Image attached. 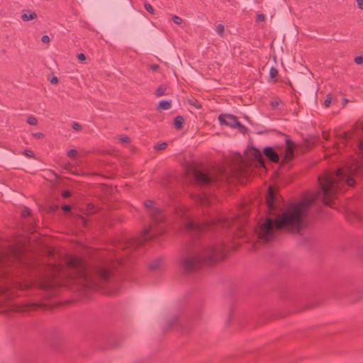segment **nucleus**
Masks as SVG:
<instances>
[{
	"instance_id": "nucleus-45",
	"label": "nucleus",
	"mask_w": 363,
	"mask_h": 363,
	"mask_svg": "<svg viewBox=\"0 0 363 363\" xmlns=\"http://www.w3.org/2000/svg\"><path fill=\"white\" fill-rule=\"evenodd\" d=\"M150 69L152 70V71H157L158 69H159V66L157 65H152L150 66Z\"/></svg>"
},
{
	"instance_id": "nucleus-32",
	"label": "nucleus",
	"mask_w": 363,
	"mask_h": 363,
	"mask_svg": "<svg viewBox=\"0 0 363 363\" xmlns=\"http://www.w3.org/2000/svg\"><path fill=\"white\" fill-rule=\"evenodd\" d=\"M330 104H331V98H330V95H328L327 98L324 101V106L325 107H328L330 105Z\"/></svg>"
},
{
	"instance_id": "nucleus-16",
	"label": "nucleus",
	"mask_w": 363,
	"mask_h": 363,
	"mask_svg": "<svg viewBox=\"0 0 363 363\" xmlns=\"http://www.w3.org/2000/svg\"><path fill=\"white\" fill-rule=\"evenodd\" d=\"M158 107L162 110H168L171 107L170 101L166 100L160 101Z\"/></svg>"
},
{
	"instance_id": "nucleus-27",
	"label": "nucleus",
	"mask_w": 363,
	"mask_h": 363,
	"mask_svg": "<svg viewBox=\"0 0 363 363\" xmlns=\"http://www.w3.org/2000/svg\"><path fill=\"white\" fill-rule=\"evenodd\" d=\"M86 211L89 213H94L95 212V207L93 204L89 203L86 206Z\"/></svg>"
},
{
	"instance_id": "nucleus-26",
	"label": "nucleus",
	"mask_w": 363,
	"mask_h": 363,
	"mask_svg": "<svg viewBox=\"0 0 363 363\" xmlns=\"http://www.w3.org/2000/svg\"><path fill=\"white\" fill-rule=\"evenodd\" d=\"M167 147V143H162L157 145V146H155V148L158 150H163Z\"/></svg>"
},
{
	"instance_id": "nucleus-44",
	"label": "nucleus",
	"mask_w": 363,
	"mask_h": 363,
	"mask_svg": "<svg viewBox=\"0 0 363 363\" xmlns=\"http://www.w3.org/2000/svg\"><path fill=\"white\" fill-rule=\"evenodd\" d=\"M62 211L67 212V211H70L71 206L69 205H64L62 207Z\"/></svg>"
},
{
	"instance_id": "nucleus-10",
	"label": "nucleus",
	"mask_w": 363,
	"mask_h": 363,
	"mask_svg": "<svg viewBox=\"0 0 363 363\" xmlns=\"http://www.w3.org/2000/svg\"><path fill=\"white\" fill-rule=\"evenodd\" d=\"M266 203L270 213L274 215V211L276 209V197L274 194L272 187H269L266 196Z\"/></svg>"
},
{
	"instance_id": "nucleus-42",
	"label": "nucleus",
	"mask_w": 363,
	"mask_h": 363,
	"mask_svg": "<svg viewBox=\"0 0 363 363\" xmlns=\"http://www.w3.org/2000/svg\"><path fill=\"white\" fill-rule=\"evenodd\" d=\"M352 216L354 217V219L357 220H360L362 219L361 216L357 213H352Z\"/></svg>"
},
{
	"instance_id": "nucleus-39",
	"label": "nucleus",
	"mask_w": 363,
	"mask_h": 363,
	"mask_svg": "<svg viewBox=\"0 0 363 363\" xmlns=\"http://www.w3.org/2000/svg\"><path fill=\"white\" fill-rule=\"evenodd\" d=\"M120 140L121 143H128L130 141V138L127 136H125V137H121L120 138Z\"/></svg>"
},
{
	"instance_id": "nucleus-49",
	"label": "nucleus",
	"mask_w": 363,
	"mask_h": 363,
	"mask_svg": "<svg viewBox=\"0 0 363 363\" xmlns=\"http://www.w3.org/2000/svg\"><path fill=\"white\" fill-rule=\"evenodd\" d=\"M323 135L324 138H325V140H328V135H327L326 133H323Z\"/></svg>"
},
{
	"instance_id": "nucleus-21",
	"label": "nucleus",
	"mask_w": 363,
	"mask_h": 363,
	"mask_svg": "<svg viewBox=\"0 0 363 363\" xmlns=\"http://www.w3.org/2000/svg\"><path fill=\"white\" fill-rule=\"evenodd\" d=\"M172 21H173V22H174L175 24H177V25H180V24H182V21H182V18H180L179 16H176V15H174V16H172Z\"/></svg>"
},
{
	"instance_id": "nucleus-11",
	"label": "nucleus",
	"mask_w": 363,
	"mask_h": 363,
	"mask_svg": "<svg viewBox=\"0 0 363 363\" xmlns=\"http://www.w3.org/2000/svg\"><path fill=\"white\" fill-rule=\"evenodd\" d=\"M264 155L272 162H278L279 161V155L271 147H266L264 149Z\"/></svg>"
},
{
	"instance_id": "nucleus-17",
	"label": "nucleus",
	"mask_w": 363,
	"mask_h": 363,
	"mask_svg": "<svg viewBox=\"0 0 363 363\" xmlns=\"http://www.w3.org/2000/svg\"><path fill=\"white\" fill-rule=\"evenodd\" d=\"M167 90V87L164 85H162L159 86L155 91V95L157 97L164 96L165 94V91Z\"/></svg>"
},
{
	"instance_id": "nucleus-47",
	"label": "nucleus",
	"mask_w": 363,
	"mask_h": 363,
	"mask_svg": "<svg viewBox=\"0 0 363 363\" xmlns=\"http://www.w3.org/2000/svg\"><path fill=\"white\" fill-rule=\"evenodd\" d=\"M51 84H57L58 82V79L56 77H53L50 80Z\"/></svg>"
},
{
	"instance_id": "nucleus-38",
	"label": "nucleus",
	"mask_w": 363,
	"mask_h": 363,
	"mask_svg": "<svg viewBox=\"0 0 363 363\" xmlns=\"http://www.w3.org/2000/svg\"><path fill=\"white\" fill-rule=\"evenodd\" d=\"M62 196L64 197V198H68L71 196V193L70 191H64L62 193Z\"/></svg>"
},
{
	"instance_id": "nucleus-13",
	"label": "nucleus",
	"mask_w": 363,
	"mask_h": 363,
	"mask_svg": "<svg viewBox=\"0 0 363 363\" xmlns=\"http://www.w3.org/2000/svg\"><path fill=\"white\" fill-rule=\"evenodd\" d=\"M162 262L163 260L162 258H157L150 262L149 267L153 271L159 270L162 264Z\"/></svg>"
},
{
	"instance_id": "nucleus-30",
	"label": "nucleus",
	"mask_w": 363,
	"mask_h": 363,
	"mask_svg": "<svg viewBox=\"0 0 363 363\" xmlns=\"http://www.w3.org/2000/svg\"><path fill=\"white\" fill-rule=\"evenodd\" d=\"M72 125V128L77 131H79L82 129L81 125L77 122H73Z\"/></svg>"
},
{
	"instance_id": "nucleus-12",
	"label": "nucleus",
	"mask_w": 363,
	"mask_h": 363,
	"mask_svg": "<svg viewBox=\"0 0 363 363\" xmlns=\"http://www.w3.org/2000/svg\"><path fill=\"white\" fill-rule=\"evenodd\" d=\"M235 170L233 174L235 175H242L244 174L245 172V164H244V161L242 158H240V163L237 165V167H235Z\"/></svg>"
},
{
	"instance_id": "nucleus-24",
	"label": "nucleus",
	"mask_w": 363,
	"mask_h": 363,
	"mask_svg": "<svg viewBox=\"0 0 363 363\" xmlns=\"http://www.w3.org/2000/svg\"><path fill=\"white\" fill-rule=\"evenodd\" d=\"M189 104L198 109L201 108V107L199 102L196 99L189 100Z\"/></svg>"
},
{
	"instance_id": "nucleus-18",
	"label": "nucleus",
	"mask_w": 363,
	"mask_h": 363,
	"mask_svg": "<svg viewBox=\"0 0 363 363\" xmlns=\"http://www.w3.org/2000/svg\"><path fill=\"white\" fill-rule=\"evenodd\" d=\"M56 284L52 281H49L48 282H45V283H43L41 284V287L43 288V289H49V288H51L52 286H54Z\"/></svg>"
},
{
	"instance_id": "nucleus-51",
	"label": "nucleus",
	"mask_w": 363,
	"mask_h": 363,
	"mask_svg": "<svg viewBox=\"0 0 363 363\" xmlns=\"http://www.w3.org/2000/svg\"><path fill=\"white\" fill-rule=\"evenodd\" d=\"M363 298V296H360L359 298H357L356 300L357 299H360V298Z\"/></svg>"
},
{
	"instance_id": "nucleus-37",
	"label": "nucleus",
	"mask_w": 363,
	"mask_h": 363,
	"mask_svg": "<svg viewBox=\"0 0 363 363\" xmlns=\"http://www.w3.org/2000/svg\"><path fill=\"white\" fill-rule=\"evenodd\" d=\"M270 104L273 108H277L279 104V101L278 100L272 101Z\"/></svg>"
},
{
	"instance_id": "nucleus-4",
	"label": "nucleus",
	"mask_w": 363,
	"mask_h": 363,
	"mask_svg": "<svg viewBox=\"0 0 363 363\" xmlns=\"http://www.w3.org/2000/svg\"><path fill=\"white\" fill-rule=\"evenodd\" d=\"M177 213L182 219L181 225L183 230L191 236H197L206 230L218 227L235 228L240 230L244 223L242 220H240L238 218L220 217L211 223H201L194 220L185 208H180Z\"/></svg>"
},
{
	"instance_id": "nucleus-7",
	"label": "nucleus",
	"mask_w": 363,
	"mask_h": 363,
	"mask_svg": "<svg viewBox=\"0 0 363 363\" xmlns=\"http://www.w3.org/2000/svg\"><path fill=\"white\" fill-rule=\"evenodd\" d=\"M21 256L20 250L15 247L0 250V265L5 267L13 263L20 262Z\"/></svg>"
},
{
	"instance_id": "nucleus-22",
	"label": "nucleus",
	"mask_w": 363,
	"mask_h": 363,
	"mask_svg": "<svg viewBox=\"0 0 363 363\" xmlns=\"http://www.w3.org/2000/svg\"><path fill=\"white\" fill-rule=\"evenodd\" d=\"M27 123L31 125H35L37 124L38 121L37 119L33 116H30L27 119Z\"/></svg>"
},
{
	"instance_id": "nucleus-6",
	"label": "nucleus",
	"mask_w": 363,
	"mask_h": 363,
	"mask_svg": "<svg viewBox=\"0 0 363 363\" xmlns=\"http://www.w3.org/2000/svg\"><path fill=\"white\" fill-rule=\"evenodd\" d=\"M230 173L223 167L205 172L199 170H194L193 177L195 182L200 186L216 184L218 182H223L230 177Z\"/></svg>"
},
{
	"instance_id": "nucleus-48",
	"label": "nucleus",
	"mask_w": 363,
	"mask_h": 363,
	"mask_svg": "<svg viewBox=\"0 0 363 363\" xmlns=\"http://www.w3.org/2000/svg\"><path fill=\"white\" fill-rule=\"evenodd\" d=\"M359 148L363 151V140L359 142Z\"/></svg>"
},
{
	"instance_id": "nucleus-2",
	"label": "nucleus",
	"mask_w": 363,
	"mask_h": 363,
	"mask_svg": "<svg viewBox=\"0 0 363 363\" xmlns=\"http://www.w3.org/2000/svg\"><path fill=\"white\" fill-rule=\"evenodd\" d=\"M117 262H103L89 270L80 258L74 257L65 267L54 265L52 269L54 277L72 279L84 289L103 287L113 280V269Z\"/></svg>"
},
{
	"instance_id": "nucleus-25",
	"label": "nucleus",
	"mask_w": 363,
	"mask_h": 363,
	"mask_svg": "<svg viewBox=\"0 0 363 363\" xmlns=\"http://www.w3.org/2000/svg\"><path fill=\"white\" fill-rule=\"evenodd\" d=\"M216 32L220 35H223L224 32V26L222 24H218L216 27Z\"/></svg>"
},
{
	"instance_id": "nucleus-28",
	"label": "nucleus",
	"mask_w": 363,
	"mask_h": 363,
	"mask_svg": "<svg viewBox=\"0 0 363 363\" xmlns=\"http://www.w3.org/2000/svg\"><path fill=\"white\" fill-rule=\"evenodd\" d=\"M144 7L147 11H148L150 13H154V9L150 4H145Z\"/></svg>"
},
{
	"instance_id": "nucleus-31",
	"label": "nucleus",
	"mask_w": 363,
	"mask_h": 363,
	"mask_svg": "<svg viewBox=\"0 0 363 363\" xmlns=\"http://www.w3.org/2000/svg\"><path fill=\"white\" fill-rule=\"evenodd\" d=\"M354 61L357 65L363 63V56H358L354 57Z\"/></svg>"
},
{
	"instance_id": "nucleus-23",
	"label": "nucleus",
	"mask_w": 363,
	"mask_h": 363,
	"mask_svg": "<svg viewBox=\"0 0 363 363\" xmlns=\"http://www.w3.org/2000/svg\"><path fill=\"white\" fill-rule=\"evenodd\" d=\"M179 321V319L177 316H173L169 320V327L175 325Z\"/></svg>"
},
{
	"instance_id": "nucleus-14",
	"label": "nucleus",
	"mask_w": 363,
	"mask_h": 363,
	"mask_svg": "<svg viewBox=\"0 0 363 363\" xmlns=\"http://www.w3.org/2000/svg\"><path fill=\"white\" fill-rule=\"evenodd\" d=\"M36 18L37 14L35 13H29L28 11L23 13L21 16V19L23 21H28L30 20L35 19Z\"/></svg>"
},
{
	"instance_id": "nucleus-29",
	"label": "nucleus",
	"mask_w": 363,
	"mask_h": 363,
	"mask_svg": "<svg viewBox=\"0 0 363 363\" xmlns=\"http://www.w3.org/2000/svg\"><path fill=\"white\" fill-rule=\"evenodd\" d=\"M77 155V150L74 149H71L67 152V156L70 158H74Z\"/></svg>"
},
{
	"instance_id": "nucleus-35",
	"label": "nucleus",
	"mask_w": 363,
	"mask_h": 363,
	"mask_svg": "<svg viewBox=\"0 0 363 363\" xmlns=\"http://www.w3.org/2000/svg\"><path fill=\"white\" fill-rule=\"evenodd\" d=\"M30 214V210L28 208H25L23 211H22V216L23 217H27L28 216H29Z\"/></svg>"
},
{
	"instance_id": "nucleus-40",
	"label": "nucleus",
	"mask_w": 363,
	"mask_h": 363,
	"mask_svg": "<svg viewBox=\"0 0 363 363\" xmlns=\"http://www.w3.org/2000/svg\"><path fill=\"white\" fill-rule=\"evenodd\" d=\"M33 137L37 138H41L43 137V134L40 132L34 133H33Z\"/></svg>"
},
{
	"instance_id": "nucleus-19",
	"label": "nucleus",
	"mask_w": 363,
	"mask_h": 363,
	"mask_svg": "<svg viewBox=\"0 0 363 363\" xmlns=\"http://www.w3.org/2000/svg\"><path fill=\"white\" fill-rule=\"evenodd\" d=\"M278 75V70L277 68L272 67L269 69V76L272 79L275 78Z\"/></svg>"
},
{
	"instance_id": "nucleus-34",
	"label": "nucleus",
	"mask_w": 363,
	"mask_h": 363,
	"mask_svg": "<svg viewBox=\"0 0 363 363\" xmlns=\"http://www.w3.org/2000/svg\"><path fill=\"white\" fill-rule=\"evenodd\" d=\"M24 155L27 157H33V152L31 151V150H26L24 151Z\"/></svg>"
},
{
	"instance_id": "nucleus-9",
	"label": "nucleus",
	"mask_w": 363,
	"mask_h": 363,
	"mask_svg": "<svg viewBox=\"0 0 363 363\" xmlns=\"http://www.w3.org/2000/svg\"><path fill=\"white\" fill-rule=\"evenodd\" d=\"M286 150L284 156L283 158V162L287 163L289 162L294 158V150L296 147L295 143L291 140L290 138H286Z\"/></svg>"
},
{
	"instance_id": "nucleus-43",
	"label": "nucleus",
	"mask_w": 363,
	"mask_h": 363,
	"mask_svg": "<svg viewBox=\"0 0 363 363\" xmlns=\"http://www.w3.org/2000/svg\"><path fill=\"white\" fill-rule=\"evenodd\" d=\"M200 200H201L202 204H206L208 202L207 199H206V196H204V195L201 196Z\"/></svg>"
},
{
	"instance_id": "nucleus-41",
	"label": "nucleus",
	"mask_w": 363,
	"mask_h": 363,
	"mask_svg": "<svg viewBox=\"0 0 363 363\" xmlns=\"http://www.w3.org/2000/svg\"><path fill=\"white\" fill-rule=\"evenodd\" d=\"M357 4L358 8L363 10V0H357Z\"/></svg>"
},
{
	"instance_id": "nucleus-50",
	"label": "nucleus",
	"mask_w": 363,
	"mask_h": 363,
	"mask_svg": "<svg viewBox=\"0 0 363 363\" xmlns=\"http://www.w3.org/2000/svg\"><path fill=\"white\" fill-rule=\"evenodd\" d=\"M347 99H344V104H347Z\"/></svg>"
},
{
	"instance_id": "nucleus-33",
	"label": "nucleus",
	"mask_w": 363,
	"mask_h": 363,
	"mask_svg": "<svg viewBox=\"0 0 363 363\" xmlns=\"http://www.w3.org/2000/svg\"><path fill=\"white\" fill-rule=\"evenodd\" d=\"M50 37L47 35H45L41 38V41L43 43H48L50 42Z\"/></svg>"
},
{
	"instance_id": "nucleus-46",
	"label": "nucleus",
	"mask_w": 363,
	"mask_h": 363,
	"mask_svg": "<svg viewBox=\"0 0 363 363\" xmlns=\"http://www.w3.org/2000/svg\"><path fill=\"white\" fill-rule=\"evenodd\" d=\"M79 60H84L86 59L85 55L83 53H80L77 56Z\"/></svg>"
},
{
	"instance_id": "nucleus-20",
	"label": "nucleus",
	"mask_w": 363,
	"mask_h": 363,
	"mask_svg": "<svg viewBox=\"0 0 363 363\" xmlns=\"http://www.w3.org/2000/svg\"><path fill=\"white\" fill-rule=\"evenodd\" d=\"M251 151L252 152V154L254 155V157L255 159H257V160H259L261 159L262 155L257 149L252 148Z\"/></svg>"
},
{
	"instance_id": "nucleus-8",
	"label": "nucleus",
	"mask_w": 363,
	"mask_h": 363,
	"mask_svg": "<svg viewBox=\"0 0 363 363\" xmlns=\"http://www.w3.org/2000/svg\"><path fill=\"white\" fill-rule=\"evenodd\" d=\"M218 121L221 124L226 125L230 128H238L242 132L246 130V127L242 125L238 120V118L231 114L222 113L218 116Z\"/></svg>"
},
{
	"instance_id": "nucleus-36",
	"label": "nucleus",
	"mask_w": 363,
	"mask_h": 363,
	"mask_svg": "<svg viewBox=\"0 0 363 363\" xmlns=\"http://www.w3.org/2000/svg\"><path fill=\"white\" fill-rule=\"evenodd\" d=\"M264 18H265L264 15V14H262V13H259V14H258V15L257 16V20L258 21H264Z\"/></svg>"
},
{
	"instance_id": "nucleus-1",
	"label": "nucleus",
	"mask_w": 363,
	"mask_h": 363,
	"mask_svg": "<svg viewBox=\"0 0 363 363\" xmlns=\"http://www.w3.org/2000/svg\"><path fill=\"white\" fill-rule=\"evenodd\" d=\"M358 165L353 164L340 168L335 173H326L318 178L320 189L314 196L303 201L290 204L274 219L267 218L255 228L257 238L262 242L274 240L280 230L301 234L309 208L315 200L318 199L325 205H330L331 200L345 186H352L354 181L352 177L357 172Z\"/></svg>"
},
{
	"instance_id": "nucleus-15",
	"label": "nucleus",
	"mask_w": 363,
	"mask_h": 363,
	"mask_svg": "<svg viewBox=\"0 0 363 363\" xmlns=\"http://www.w3.org/2000/svg\"><path fill=\"white\" fill-rule=\"evenodd\" d=\"M184 118L181 116H177L174 118V125L176 129H180L184 123Z\"/></svg>"
},
{
	"instance_id": "nucleus-3",
	"label": "nucleus",
	"mask_w": 363,
	"mask_h": 363,
	"mask_svg": "<svg viewBox=\"0 0 363 363\" xmlns=\"http://www.w3.org/2000/svg\"><path fill=\"white\" fill-rule=\"evenodd\" d=\"M225 256V248L221 243L199 244L185 253L179 263L185 272H191L203 263H213Z\"/></svg>"
},
{
	"instance_id": "nucleus-5",
	"label": "nucleus",
	"mask_w": 363,
	"mask_h": 363,
	"mask_svg": "<svg viewBox=\"0 0 363 363\" xmlns=\"http://www.w3.org/2000/svg\"><path fill=\"white\" fill-rule=\"evenodd\" d=\"M145 206L157 226H149L145 228L140 238L133 239L128 243L132 247H136L144 242L151 240L155 235L164 232V228L160 225L165 219L161 208L155 206V202L151 200L146 201Z\"/></svg>"
}]
</instances>
